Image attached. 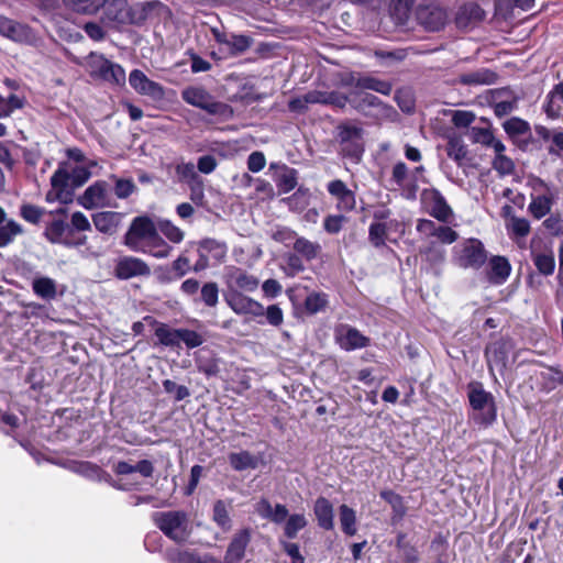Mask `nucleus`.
Wrapping results in <instances>:
<instances>
[{"mask_svg":"<svg viewBox=\"0 0 563 563\" xmlns=\"http://www.w3.org/2000/svg\"><path fill=\"white\" fill-rule=\"evenodd\" d=\"M51 190L46 194V201H58L64 207L49 211L54 219L47 225L45 236L53 243H63L68 224L59 216L66 214L70 203V173L63 165L51 177Z\"/></svg>","mask_w":563,"mask_h":563,"instance_id":"1","label":"nucleus"},{"mask_svg":"<svg viewBox=\"0 0 563 563\" xmlns=\"http://www.w3.org/2000/svg\"><path fill=\"white\" fill-rule=\"evenodd\" d=\"M152 519L155 526L176 543H185L192 532L189 517L181 510L158 511L153 514Z\"/></svg>","mask_w":563,"mask_h":563,"instance_id":"2","label":"nucleus"},{"mask_svg":"<svg viewBox=\"0 0 563 563\" xmlns=\"http://www.w3.org/2000/svg\"><path fill=\"white\" fill-rule=\"evenodd\" d=\"M181 99L209 114L229 120L233 117V109L227 103L217 101L214 97L202 86H188L181 90Z\"/></svg>","mask_w":563,"mask_h":563,"instance_id":"3","label":"nucleus"},{"mask_svg":"<svg viewBox=\"0 0 563 563\" xmlns=\"http://www.w3.org/2000/svg\"><path fill=\"white\" fill-rule=\"evenodd\" d=\"M467 397L475 413V421L485 427L492 424L497 417V408L494 396L486 391L483 384L472 382L467 385Z\"/></svg>","mask_w":563,"mask_h":563,"instance_id":"4","label":"nucleus"},{"mask_svg":"<svg viewBox=\"0 0 563 563\" xmlns=\"http://www.w3.org/2000/svg\"><path fill=\"white\" fill-rule=\"evenodd\" d=\"M157 233L156 225L148 216H139L132 220L123 243L133 252L146 253L145 244Z\"/></svg>","mask_w":563,"mask_h":563,"instance_id":"5","label":"nucleus"},{"mask_svg":"<svg viewBox=\"0 0 563 563\" xmlns=\"http://www.w3.org/2000/svg\"><path fill=\"white\" fill-rule=\"evenodd\" d=\"M453 261L462 268H481L487 261L483 243L477 239H467L453 249Z\"/></svg>","mask_w":563,"mask_h":563,"instance_id":"6","label":"nucleus"},{"mask_svg":"<svg viewBox=\"0 0 563 563\" xmlns=\"http://www.w3.org/2000/svg\"><path fill=\"white\" fill-rule=\"evenodd\" d=\"M514 349V344L510 339H499L489 343L485 349V358L490 373L494 368L503 372L508 362V356Z\"/></svg>","mask_w":563,"mask_h":563,"instance_id":"7","label":"nucleus"},{"mask_svg":"<svg viewBox=\"0 0 563 563\" xmlns=\"http://www.w3.org/2000/svg\"><path fill=\"white\" fill-rule=\"evenodd\" d=\"M389 183L401 189L406 199H416L418 191V181L415 174H410L409 168L404 162L394 165Z\"/></svg>","mask_w":563,"mask_h":563,"instance_id":"8","label":"nucleus"},{"mask_svg":"<svg viewBox=\"0 0 563 563\" xmlns=\"http://www.w3.org/2000/svg\"><path fill=\"white\" fill-rule=\"evenodd\" d=\"M130 86L140 95L159 101L165 97L164 87L151 80L142 70L133 69L129 75Z\"/></svg>","mask_w":563,"mask_h":563,"instance_id":"9","label":"nucleus"},{"mask_svg":"<svg viewBox=\"0 0 563 563\" xmlns=\"http://www.w3.org/2000/svg\"><path fill=\"white\" fill-rule=\"evenodd\" d=\"M150 274V266L143 260L134 256L120 257L114 267V275L123 280Z\"/></svg>","mask_w":563,"mask_h":563,"instance_id":"10","label":"nucleus"},{"mask_svg":"<svg viewBox=\"0 0 563 563\" xmlns=\"http://www.w3.org/2000/svg\"><path fill=\"white\" fill-rule=\"evenodd\" d=\"M90 58L92 64L96 66L95 71L100 78L115 85H122L125 82V71L119 64L112 63L103 56L95 53L90 54Z\"/></svg>","mask_w":563,"mask_h":563,"instance_id":"11","label":"nucleus"},{"mask_svg":"<svg viewBox=\"0 0 563 563\" xmlns=\"http://www.w3.org/2000/svg\"><path fill=\"white\" fill-rule=\"evenodd\" d=\"M97 168L95 159L86 157L78 148H73V188L86 184Z\"/></svg>","mask_w":563,"mask_h":563,"instance_id":"12","label":"nucleus"},{"mask_svg":"<svg viewBox=\"0 0 563 563\" xmlns=\"http://www.w3.org/2000/svg\"><path fill=\"white\" fill-rule=\"evenodd\" d=\"M445 10L437 4L421 5L417 10V20L428 31H439L446 22Z\"/></svg>","mask_w":563,"mask_h":563,"instance_id":"13","label":"nucleus"},{"mask_svg":"<svg viewBox=\"0 0 563 563\" xmlns=\"http://www.w3.org/2000/svg\"><path fill=\"white\" fill-rule=\"evenodd\" d=\"M225 300L238 314H251L255 318L264 316V306L241 291H232Z\"/></svg>","mask_w":563,"mask_h":563,"instance_id":"14","label":"nucleus"},{"mask_svg":"<svg viewBox=\"0 0 563 563\" xmlns=\"http://www.w3.org/2000/svg\"><path fill=\"white\" fill-rule=\"evenodd\" d=\"M428 203L430 214L439 221L448 222L453 216L452 208L448 205L443 195L435 188L426 189L422 192Z\"/></svg>","mask_w":563,"mask_h":563,"instance_id":"15","label":"nucleus"},{"mask_svg":"<svg viewBox=\"0 0 563 563\" xmlns=\"http://www.w3.org/2000/svg\"><path fill=\"white\" fill-rule=\"evenodd\" d=\"M78 203L86 209L104 207L108 200V184L104 180H98L89 186L85 192L77 199Z\"/></svg>","mask_w":563,"mask_h":563,"instance_id":"16","label":"nucleus"},{"mask_svg":"<svg viewBox=\"0 0 563 563\" xmlns=\"http://www.w3.org/2000/svg\"><path fill=\"white\" fill-rule=\"evenodd\" d=\"M350 104L360 113L364 115H374L373 111L377 113H386L391 110L380 99L372 93H355L350 98Z\"/></svg>","mask_w":563,"mask_h":563,"instance_id":"17","label":"nucleus"},{"mask_svg":"<svg viewBox=\"0 0 563 563\" xmlns=\"http://www.w3.org/2000/svg\"><path fill=\"white\" fill-rule=\"evenodd\" d=\"M328 192L335 198L336 208L341 211H351L356 206L355 194L340 179L327 185Z\"/></svg>","mask_w":563,"mask_h":563,"instance_id":"18","label":"nucleus"},{"mask_svg":"<svg viewBox=\"0 0 563 563\" xmlns=\"http://www.w3.org/2000/svg\"><path fill=\"white\" fill-rule=\"evenodd\" d=\"M485 18L484 10L474 2L459 8L455 14V24L459 29H473Z\"/></svg>","mask_w":563,"mask_h":563,"instance_id":"19","label":"nucleus"},{"mask_svg":"<svg viewBox=\"0 0 563 563\" xmlns=\"http://www.w3.org/2000/svg\"><path fill=\"white\" fill-rule=\"evenodd\" d=\"M251 541V530L249 528L239 530L232 538L225 553V560L229 563L240 562L244 555L245 550Z\"/></svg>","mask_w":563,"mask_h":563,"instance_id":"20","label":"nucleus"},{"mask_svg":"<svg viewBox=\"0 0 563 563\" xmlns=\"http://www.w3.org/2000/svg\"><path fill=\"white\" fill-rule=\"evenodd\" d=\"M488 279L492 284L501 285L510 275L511 265L505 256H493L489 260Z\"/></svg>","mask_w":563,"mask_h":563,"instance_id":"21","label":"nucleus"},{"mask_svg":"<svg viewBox=\"0 0 563 563\" xmlns=\"http://www.w3.org/2000/svg\"><path fill=\"white\" fill-rule=\"evenodd\" d=\"M258 279L240 268H233L228 275V285L232 289L254 291L258 287Z\"/></svg>","mask_w":563,"mask_h":563,"instance_id":"22","label":"nucleus"},{"mask_svg":"<svg viewBox=\"0 0 563 563\" xmlns=\"http://www.w3.org/2000/svg\"><path fill=\"white\" fill-rule=\"evenodd\" d=\"M102 19L108 23H125L128 10L125 0H106L103 2Z\"/></svg>","mask_w":563,"mask_h":563,"instance_id":"23","label":"nucleus"},{"mask_svg":"<svg viewBox=\"0 0 563 563\" xmlns=\"http://www.w3.org/2000/svg\"><path fill=\"white\" fill-rule=\"evenodd\" d=\"M380 497L390 505L393 509L391 523L400 522L407 512L404 498L391 489H384L379 493Z\"/></svg>","mask_w":563,"mask_h":563,"instance_id":"24","label":"nucleus"},{"mask_svg":"<svg viewBox=\"0 0 563 563\" xmlns=\"http://www.w3.org/2000/svg\"><path fill=\"white\" fill-rule=\"evenodd\" d=\"M120 221L121 214L113 211L99 212L93 216V224L96 229L107 234L115 233Z\"/></svg>","mask_w":563,"mask_h":563,"instance_id":"25","label":"nucleus"},{"mask_svg":"<svg viewBox=\"0 0 563 563\" xmlns=\"http://www.w3.org/2000/svg\"><path fill=\"white\" fill-rule=\"evenodd\" d=\"M313 510L319 526L325 530H331L333 528V507L331 503L324 497H319L314 503Z\"/></svg>","mask_w":563,"mask_h":563,"instance_id":"26","label":"nucleus"},{"mask_svg":"<svg viewBox=\"0 0 563 563\" xmlns=\"http://www.w3.org/2000/svg\"><path fill=\"white\" fill-rule=\"evenodd\" d=\"M445 152L459 166L464 164L468 153L463 139L456 134L448 136Z\"/></svg>","mask_w":563,"mask_h":563,"instance_id":"27","label":"nucleus"},{"mask_svg":"<svg viewBox=\"0 0 563 563\" xmlns=\"http://www.w3.org/2000/svg\"><path fill=\"white\" fill-rule=\"evenodd\" d=\"M553 202L554 198L552 195H531L528 210L534 219L539 220L550 213Z\"/></svg>","mask_w":563,"mask_h":563,"instance_id":"28","label":"nucleus"},{"mask_svg":"<svg viewBox=\"0 0 563 563\" xmlns=\"http://www.w3.org/2000/svg\"><path fill=\"white\" fill-rule=\"evenodd\" d=\"M368 338L364 336L357 329L347 327L340 336L341 346L346 350H355L368 345Z\"/></svg>","mask_w":563,"mask_h":563,"instance_id":"29","label":"nucleus"},{"mask_svg":"<svg viewBox=\"0 0 563 563\" xmlns=\"http://www.w3.org/2000/svg\"><path fill=\"white\" fill-rule=\"evenodd\" d=\"M506 147L501 142H498L495 144V152L496 156L493 161V168L500 175H511L515 170V163L514 161L504 155Z\"/></svg>","mask_w":563,"mask_h":563,"instance_id":"30","label":"nucleus"},{"mask_svg":"<svg viewBox=\"0 0 563 563\" xmlns=\"http://www.w3.org/2000/svg\"><path fill=\"white\" fill-rule=\"evenodd\" d=\"M297 170L283 165L276 177V186L280 194H287L291 191L297 185Z\"/></svg>","mask_w":563,"mask_h":563,"instance_id":"31","label":"nucleus"},{"mask_svg":"<svg viewBox=\"0 0 563 563\" xmlns=\"http://www.w3.org/2000/svg\"><path fill=\"white\" fill-rule=\"evenodd\" d=\"M294 250L307 261H312L318 257L321 252V245L318 242H312L306 238H296L294 242Z\"/></svg>","mask_w":563,"mask_h":563,"instance_id":"32","label":"nucleus"},{"mask_svg":"<svg viewBox=\"0 0 563 563\" xmlns=\"http://www.w3.org/2000/svg\"><path fill=\"white\" fill-rule=\"evenodd\" d=\"M229 463L235 471L254 470L257 467V459L249 451L230 453Z\"/></svg>","mask_w":563,"mask_h":563,"instance_id":"33","label":"nucleus"},{"mask_svg":"<svg viewBox=\"0 0 563 563\" xmlns=\"http://www.w3.org/2000/svg\"><path fill=\"white\" fill-rule=\"evenodd\" d=\"M155 335L159 343L165 346H179L180 343V329H170L165 323H159L155 329Z\"/></svg>","mask_w":563,"mask_h":563,"instance_id":"34","label":"nucleus"},{"mask_svg":"<svg viewBox=\"0 0 563 563\" xmlns=\"http://www.w3.org/2000/svg\"><path fill=\"white\" fill-rule=\"evenodd\" d=\"M339 518L342 531L350 537L354 536L357 531L355 511L347 505L343 504L339 508Z\"/></svg>","mask_w":563,"mask_h":563,"instance_id":"35","label":"nucleus"},{"mask_svg":"<svg viewBox=\"0 0 563 563\" xmlns=\"http://www.w3.org/2000/svg\"><path fill=\"white\" fill-rule=\"evenodd\" d=\"M212 520L223 531H229L232 528V519L224 500L219 499L213 504Z\"/></svg>","mask_w":563,"mask_h":563,"instance_id":"36","label":"nucleus"},{"mask_svg":"<svg viewBox=\"0 0 563 563\" xmlns=\"http://www.w3.org/2000/svg\"><path fill=\"white\" fill-rule=\"evenodd\" d=\"M396 548L400 552L402 559L408 563H415L419 559L418 550L415 545H412L405 532H398L396 539Z\"/></svg>","mask_w":563,"mask_h":563,"instance_id":"37","label":"nucleus"},{"mask_svg":"<svg viewBox=\"0 0 563 563\" xmlns=\"http://www.w3.org/2000/svg\"><path fill=\"white\" fill-rule=\"evenodd\" d=\"M145 247L146 253L151 254L156 258H166L169 256L173 247L157 233L152 240H150Z\"/></svg>","mask_w":563,"mask_h":563,"instance_id":"38","label":"nucleus"},{"mask_svg":"<svg viewBox=\"0 0 563 563\" xmlns=\"http://www.w3.org/2000/svg\"><path fill=\"white\" fill-rule=\"evenodd\" d=\"M205 254H211L216 260H223L227 255V245L216 239H203L199 242V250Z\"/></svg>","mask_w":563,"mask_h":563,"instance_id":"39","label":"nucleus"},{"mask_svg":"<svg viewBox=\"0 0 563 563\" xmlns=\"http://www.w3.org/2000/svg\"><path fill=\"white\" fill-rule=\"evenodd\" d=\"M33 291L43 299H53L56 296L55 282L48 277L36 278L33 280Z\"/></svg>","mask_w":563,"mask_h":563,"instance_id":"40","label":"nucleus"},{"mask_svg":"<svg viewBox=\"0 0 563 563\" xmlns=\"http://www.w3.org/2000/svg\"><path fill=\"white\" fill-rule=\"evenodd\" d=\"M503 128L510 137L525 135L530 132V124L526 120L518 117H512L506 120L503 123Z\"/></svg>","mask_w":563,"mask_h":563,"instance_id":"41","label":"nucleus"},{"mask_svg":"<svg viewBox=\"0 0 563 563\" xmlns=\"http://www.w3.org/2000/svg\"><path fill=\"white\" fill-rule=\"evenodd\" d=\"M532 261L542 275L549 276L553 274L555 268V260L551 252L532 254Z\"/></svg>","mask_w":563,"mask_h":563,"instance_id":"42","label":"nucleus"},{"mask_svg":"<svg viewBox=\"0 0 563 563\" xmlns=\"http://www.w3.org/2000/svg\"><path fill=\"white\" fill-rule=\"evenodd\" d=\"M361 89H368L388 96L393 90V86L389 81L366 75L361 82Z\"/></svg>","mask_w":563,"mask_h":563,"instance_id":"43","label":"nucleus"},{"mask_svg":"<svg viewBox=\"0 0 563 563\" xmlns=\"http://www.w3.org/2000/svg\"><path fill=\"white\" fill-rule=\"evenodd\" d=\"M169 560L173 563H221L211 556L200 558L187 551H177L175 553H170Z\"/></svg>","mask_w":563,"mask_h":563,"instance_id":"44","label":"nucleus"},{"mask_svg":"<svg viewBox=\"0 0 563 563\" xmlns=\"http://www.w3.org/2000/svg\"><path fill=\"white\" fill-rule=\"evenodd\" d=\"M363 133V129L356 125L343 123L338 126V139L340 143L362 140Z\"/></svg>","mask_w":563,"mask_h":563,"instance_id":"45","label":"nucleus"},{"mask_svg":"<svg viewBox=\"0 0 563 563\" xmlns=\"http://www.w3.org/2000/svg\"><path fill=\"white\" fill-rule=\"evenodd\" d=\"M110 179L114 183V195L119 199H126L136 190L134 181L130 178H119L112 175Z\"/></svg>","mask_w":563,"mask_h":563,"instance_id":"46","label":"nucleus"},{"mask_svg":"<svg viewBox=\"0 0 563 563\" xmlns=\"http://www.w3.org/2000/svg\"><path fill=\"white\" fill-rule=\"evenodd\" d=\"M22 233L23 228L18 222L9 220L5 225L0 227V247L9 245L14 236Z\"/></svg>","mask_w":563,"mask_h":563,"instance_id":"47","label":"nucleus"},{"mask_svg":"<svg viewBox=\"0 0 563 563\" xmlns=\"http://www.w3.org/2000/svg\"><path fill=\"white\" fill-rule=\"evenodd\" d=\"M471 139L474 143H479L485 146H492L495 150V144L500 142L496 140L493 132L487 128L473 126L470 131Z\"/></svg>","mask_w":563,"mask_h":563,"instance_id":"48","label":"nucleus"},{"mask_svg":"<svg viewBox=\"0 0 563 563\" xmlns=\"http://www.w3.org/2000/svg\"><path fill=\"white\" fill-rule=\"evenodd\" d=\"M175 172L178 178V181L186 183L187 185L192 184L200 179L201 177L197 174L195 169V165L192 163H178L175 166Z\"/></svg>","mask_w":563,"mask_h":563,"instance_id":"49","label":"nucleus"},{"mask_svg":"<svg viewBox=\"0 0 563 563\" xmlns=\"http://www.w3.org/2000/svg\"><path fill=\"white\" fill-rule=\"evenodd\" d=\"M307 526V519L303 515L295 514L287 518L284 527L285 536L289 539L297 537V533Z\"/></svg>","mask_w":563,"mask_h":563,"instance_id":"50","label":"nucleus"},{"mask_svg":"<svg viewBox=\"0 0 563 563\" xmlns=\"http://www.w3.org/2000/svg\"><path fill=\"white\" fill-rule=\"evenodd\" d=\"M253 44V40L246 35L231 34L228 48L232 55H239L247 51Z\"/></svg>","mask_w":563,"mask_h":563,"instance_id":"51","label":"nucleus"},{"mask_svg":"<svg viewBox=\"0 0 563 563\" xmlns=\"http://www.w3.org/2000/svg\"><path fill=\"white\" fill-rule=\"evenodd\" d=\"M327 305L328 298L325 294L311 292L305 300V308L311 314L324 310Z\"/></svg>","mask_w":563,"mask_h":563,"instance_id":"52","label":"nucleus"},{"mask_svg":"<svg viewBox=\"0 0 563 563\" xmlns=\"http://www.w3.org/2000/svg\"><path fill=\"white\" fill-rule=\"evenodd\" d=\"M340 145L341 152L345 157H349L354 163H358L361 161L364 152L362 140H356L349 143H340Z\"/></svg>","mask_w":563,"mask_h":563,"instance_id":"53","label":"nucleus"},{"mask_svg":"<svg viewBox=\"0 0 563 563\" xmlns=\"http://www.w3.org/2000/svg\"><path fill=\"white\" fill-rule=\"evenodd\" d=\"M200 297L208 307H216L219 301V287L214 282L206 283L200 290Z\"/></svg>","mask_w":563,"mask_h":563,"instance_id":"54","label":"nucleus"},{"mask_svg":"<svg viewBox=\"0 0 563 563\" xmlns=\"http://www.w3.org/2000/svg\"><path fill=\"white\" fill-rule=\"evenodd\" d=\"M386 234L387 228L385 223L374 222L369 225L368 239L374 246L379 247L385 245Z\"/></svg>","mask_w":563,"mask_h":563,"instance_id":"55","label":"nucleus"},{"mask_svg":"<svg viewBox=\"0 0 563 563\" xmlns=\"http://www.w3.org/2000/svg\"><path fill=\"white\" fill-rule=\"evenodd\" d=\"M21 30V24L4 16H0V34L12 40H18L20 37Z\"/></svg>","mask_w":563,"mask_h":563,"instance_id":"56","label":"nucleus"},{"mask_svg":"<svg viewBox=\"0 0 563 563\" xmlns=\"http://www.w3.org/2000/svg\"><path fill=\"white\" fill-rule=\"evenodd\" d=\"M198 371L207 377L218 376L220 373L219 360L216 357L201 358L197 364Z\"/></svg>","mask_w":563,"mask_h":563,"instance_id":"57","label":"nucleus"},{"mask_svg":"<svg viewBox=\"0 0 563 563\" xmlns=\"http://www.w3.org/2000/svg\"><path fill=\"white\" fill-rule=\"evenodd\" d=\"M20 214L25 221L37 224L44 214V209L34 205L25 203L21 206Z\"/></svg>","mask_w":563,"mask_h":563,"instance_id":"58","label":"nucleus"},{"mask_svg":"<svg viewBox=\"0 0 563 563\" xmlns=\"http://www.w3.org/2000/svg\"><path fill=\"white\" fill-rule=\"evenodd\" d=\"M266 323L273 327H280L284 322V312L278 305H271L264 308V316Z\"/></svg>","mask_w":563,"mask_h":563,"instance_id":"59","label":"nucleus"},{"mask_svg":"<svg viewBox=\"0 0 563 563\" xmlns=\"http://www.w3.org/2000/svg\"><path fill=\"white\" fill-rule=\"evenodd\" d=\"M395 101L399 108L407 113H410L415 108V101L409 90L399 89L395 92Z\"/></svg>","mask_w":563,"mask_h":563,"instance_id":"60","label":"nucleus"},{"mask_svg":"<svg viewBox=\"0 0 563 563\" xmlns=\"http://www.w3.org/2000/svg\"><path fill=\"white\" fill-rule=\"evenodd\" d=\"M507 229L519 238H525L530 233V223L526 218H512L511 222L507 223Z\"/></svg>","mask_w":563,"mask_h":563,"instance_id":"61","label":"nucleus"},{"mask_svg":"<svg viewBox=\"0 0 563 563\" xmlns=\"http://www.w3.org/2000/svg\"><path fill=\"white\" fill-rule=\"evenodd\" d=\"M347 221L342 214H330L323 221V229L330 234H336L342 230L343 223Z\"/></svg>","mask_w":563,"mask_h":563,"instance_id":"62","label":"nucleus"},{"mask_svg":"<svg viewBox=\"0 0 563 563\" xmlns=\"http://www.w3.org/2000/svg\"><path fill=\"white\" fill-rule=\"evenodd\" d=\"M542 225L554 236L563 235V219L559 213L551 214L543 221Z\"/></svg>","mask_w":563,"mask_h":563,"instance_id":"63","label":"nucleus"},{"mask_svg":"<svg viewBox=\"0 0 563 563\" xmlns=\"http://www.w3.org/2000/svg\"><path fill=\"white\" fill-rule=\"evenodd\" d=\"M476 119V115L472 111L455 110L452 112V122L456 128H467Z\"/></svg>","mask_w":563,"mask_h":563,"instance_id":"64","label":"nucleus"}]
</instances>
